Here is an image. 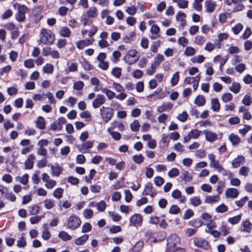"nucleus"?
I'll use <instances>...</instances> for the list:
<instances>
[{"instance_id": "obj_1", "label": "nucleus", "mask_w": 252, "mask_h": 252, "mask_svg": "<svg viewBox=\"0 0 252 252\" xmlns=\"http://www.w3.org/2000/svg\"><path fill=\"white\" fill-rule=\"evenodd\" d=\"M55 40V35L50 30L42 29L40 31V39L38 44L43 43L44 44H52Z\"/></svg>"}, {"instance_id": "obj_2", "label": "nucleus", "mask_w": 252, "mask_h": 252, "mask_svg": "<svg viewBox=\"0 0 252 252\" xmlns=\"http://www.w3.org/2000/svg\"><path fill=\"white\" fill-rule=\"evenodd\" d=\"M180 243V239L177 235H171L167 239V249L165 252H174L175 249Z\"/></svg>"}, {"instance_id": "obj_3", "label": "nucleus", "mask_w": 252, "mask_h": 252, "mask_svg": "<svg viewBox=\"0 0 252 252\" xmlns=\"http://www.w3.org/2000/svg\"><path fill=\"white\" fill-rule=\"evenodd\" d=\"M208 158L210 160V165L211 167L216 169L219 172L222 173L223 175H227L226 170L220 165L219 160H216V156L214 154H209Z\"/></svg>"}, {"instance_id": "obj_4", "label": "nucleus", "mask_w": 252, "mask_h": 252, "mask_svg": "<svg viewBox=\"0 0 252 252\" xmlns=\"http://www.w3.org/2000/svg\"><path fill=\"white\" fill-rule=\"evenodd\" d=\"M100 114L102 119L106 123H107L112 119L114 114V110L109 107L103 106L100 109Z\"/></svg>"}, {"instance_id": "obj_5", "label": "nucleus", "mask_w": 252, "mask_h": 252, "mask_svg": "<svg viewBox=\"0 0 252 252\" xmlns=\"http://www.w3.org/2000/svg\"><path fill=\"white\" fill-rule=\"evenodd\" d=\"M42 180L45 183V187L48 189L53 188L56 185V181L50 179V176L46 173L42 174Z\"/></svg>"}, {"instance_id": "obj_6", "label": "nucleus", "mask_w": 252, "mask_h": 252, "mask_svg": "<svg viewBox=\"0 0 252 252\" xmlns=\"http://www.w3.org/2000/svg\"><path fill=\"white\" fill-rule=\"evenodd\" d=\"M106 100V99L104 95L98 94L92 102V106L94 108L96 109L104 104Z\"/></svg>"}, {"instance_id": "obj_7", "label": "nucleus", "mask_w": 252, "mask_h": 252, "mask_svg": "<svg viewBox=\"0 0 252 252\" xmlns=\"http://www.w3.org/2000/svg\"><path fill=\"white\" fill-rule=\"evenodd\" d=\"M94 144V141H84L81 146H78L77 148L82 153H89L88 150L93 147Z\"/></svg>"}, {"instance_id": "obj_8", "label": "nucleus", "mask_w": 252, "mask_h": 252, "mask_svg": "<svg viewBox=\"0 0 252 252\" xmlns=\"http://www.w3.org/2000/svg\"><path fill=\"white\" fill-rule=\"evenodd\" d=\"M202 221H190L189 223V225L193 226L194 228H189L186 231V235L188 236H191L194 234L196 231L197 228L201 226Z\"/></svg>"}, {"instance_id": "obj_9", "label": "nucleus", "mask_w": 252, "mask_h": 252, "mask_svg": "<svg viewBox=\"0 0 252 252\" xmlns=\"http://www.w3.org/2000/svg\"><path fill=\"white\" fill-rule=\"evenodd\" d=\"M194 245L197 247L207 250L209 248L208 242L202 238H195L193 240Z\"/></svg>"}, {"instance_id": "obj_10", "label": "nucleus", "mask_w": 252, "mask_h": 252, "mask_svg": "<svg viewBox=\"0 0 252 252\" xmlns=\"http://www.w3.org/2000/svg\"><path fill=\"white\" fill-rule=\"evenodd\" d=\"M217 3L213 0H206L205 1L204 7L207 13H212L216 9Z\"/></svg>"}, {"instance_id": "obj_11", "label": "nucleus", "mask_w": 252, "mask_h": 252, "mask_svg": "<svg viewBox=\"0 0 252 252\" xmlns=\"http://www.w3.org/2000/svg\"><path fill=\"white\" fill-rule=\"evenodd\" d=\"M35 158V156L33 154H32L28 155L27 159L24 162L25 169H31L33 168Z\"/></svg>"}, {"instance_id": "obj_12", "label": "nucleus", "mask_w": 252, "mask_h": 252, "mask_svg": "<svg viewBox=\"0 0 252 252\" xmlns=\"http://www.w3.org/2000/svg\"><path fill=\"white\" fill-rule=\"evenodd\" d=\"M226 197L235 198L238 196L239 191L237 189L235 188H228L225 192Z\"/></svg>"}, {"instance_id": "obj_13", "label": "nucleus", "mask_w": 252, "mask_h": 252, "mask_svg": "<svg viewBox=\"0 0 252 252\" xmlns=\"http://www.w3.org/2000/svg\"><path fill=\"white\" fill-rule=\"evenodd\" d=\"M93 43V39L81 40L76 42L77 47L80 50L84 48L85 47L92 45Z\"/></svg>"}, {"instance_id": "obj_14", "label": "nucleus", "mask_w": 252, "mask_h": 252, "mask_svg": "<svg viewBox=\"0 0 252 252\" xmlns=\"http://www.w3.org/2000/svg\"><path fill=\"white\" fill-rule=\"evenodd\" d=\"M203 133L205 134L206 140L208 141H214L218 138L217 134L215 132L205 130L203 131Z\"/></svg>"}, {"instance_id": "obj_15", "label": "nucleus", "mask_w": 252, "mask_h": 252, "mask_svg": "<svg viewBox=\"0 0 252 252\" xmlns=\"http://www.w3.org/2000/svg\"><path fill=\"white\" fill-rule=\"evenodd\" d=\"M213 227L214 225L212 224V223L207 224V227L205 229V231L206 232L210 233L215 237H218L220 235V231H218L217 230H213L212 228Z\"/></svg>"}, {"instance_id": "obj_16", "label": "nucleus", "mask_w": 252, "mask_h": 252, "mask_svg": "<svg viewBox=\"0 0 252 252\" xmlns=\"http://www.w3.org/2000/svg\"><path fill=\"white\" fill-rule=\"evenodd\" d=\"M51 170L52 175L55 177L59 176L63 171V168L59 165L56 166L51 165Z\"/></svg>"}, {"instance_id": "obj_17", "label": "nucleus", "mask_w": 252, "mask_h": 252, "mask_svg": "<svg viewBox=\"0 0 252 252\" xmlns=\"http://www.w3.org/2000/svg\"><path fill=\"white\" fill-rule=\"evenodd\" d=\"M219 200L220 196L218 194L216 195H207L205 198V202L209 204L218 202Z\"/></svg>"}, {"instance_id": "obj_18", "label": "nucleus", "mask_w": 252, "mask_h": 252, "mask_svg": "<svg viewBox=\"0 0 252 252\" xmlns=\"http://www.w3.org/2000/svg\"><path fill=\"white\" fill-rule=\"evenodd\" d=\"M228 138L233 146L238 145L241 141L240 137L238 135L234 133H231Z\"/></svg>"}, {"instance_id": "obj_19", "label": "nucleus", "mask_w": 252, "mask_h": 252, "mask_svg": "<svg viewBox=\"0 0 252 252\" xmlns=\"http://www.w3.org/2000/svg\"><path fill=\"white\" fill-rule=\"evenodd\" d=\"M89 235L88 234H84L81 237L76 239L74 241V243L78 246L82 245L88 240Z\"/></svg>"}, {"instance_id": "obj_20", "label": "nucleus", "mask_w": 252, "mask_h": 252, "mask_svg": "<svg viewBox=\"0 0 252 252\" xmlns=\"http://www.w3.org/2000/svg\"><path fill=\"white\" fill-rule=\"evenodd\" d=\"M36 126L40 129H44L46 127L45 120L42 116H39L35 122Z\"/></svg>"}, {"instance_id": "obj_21", "label": "nucleus", "mask_w": 252, "mask_h": 252, "mask_svg": "<svg viewBox=\"0 0 252 252\" xmlns=\"http://www.w3.org/2000/svg\"><path fill=\"white\" fill-rule=\"evenodd\" d=\"M194 103L198 106H202L206 103V99L204 96L202 95H197L194 101Z\"/></svg>"}, {"instance_id": "obj_22", "label": "nucleus", "mask_w": 252, "mask_h": 252, "mask_svg": "<svg viewBox=\"0 0 252 252\" xmlns=\"http://www.w3.org/2000/svg\"><path fill=\"white\" fill-rule=\"evenodd\" d=\"M211 108L214 111L218 112L220 109V104L217 98L211 99Z\"/></svg>"}, {"instance_id": "obj_23", "label": "nucleus", "mask_w": 252, "mask_h": 252, "mask_svg": "<svg viewBox=\"0 0 252 252\" xmlns=\"http://www.w3.org/2000/svg\"><path fill=\"white\" fill-rule=\"evenodd\" d=\"M101 91L105 94L108 99L111 100L115 96V93L106 88L101 87Z\"/></svg>"}, {"instance_id": "obj_24", "label": "nucleus", "mask_w": 252, "mask_h": 252, "mask_svg": "<svg viewBox=\"0 0 252 252\" xmlns=\"http://www.w3.org/2000/svg\"><path fill=\"white\" fill-rule=\"evenodd\" d=\"M245 158L243 156H239L238 158H234L232 161V165L237 168L240 166L241 163L244 161Z\"/></svg>"}, {"instance_id": "obj_25", "label": "nucleus", "mask_w": 252, "mask_h": 252, "mask_svg": "<svg viewBox=\"0 0 252 252\" xmlns=\"http://www.w3.org/2000/svg\"><path fill=\"white\" fill-rule=\"evenodd\" d=\"M153 190H154L152 184L151 182H148L145 186V188L142 192V194L143 195H149L150 193Z\"/></svg>"}, {"instance_id": "obj_26", "label": "nucleus", "mask_w": 252, "mask_h": 252, "mask_svg": "<svg viewBox=\"0 0 252 252\" xmlns=\"http://www.w3.org/2000/svg\"><path fill=\"white\" fill-rule=\"evenodd\" d=\"M241 89L240 84L237 82H233L232 85L229 87V89L234 94L238 93Z\"/></svg>"}, {"instance_id": "obj_27", "label": "nucleus", "mask_w": 252, "mask_h": 252, "mask_svg": "<svg viewBox=\"0 0 252 252\" xmlns=\"http://www.w3.org/2000/svg\"><path fill=\"white\" fill-rule=\"evenodd\" d=\"M97 9L95 7H91L87 11L88 17L95 18L97 16Z\"/></svg>"}, {"instance_id": "obj_28", "label": "nucleus", "mask_w": 252, "mask_h": 252, "mask_svg": "<svg viewBox=\"0 0 252 252\" xmlns=\"http://www.w3.org/2000/svg\"><path fill=\"white\" fill-rule=\"evenodd\" d=\"M60 34L63 37H68L71 35V31L66 27H63L60 30Z\"/></svg>"}, {"instance_id": "obj_29", "label": "nucleus", "mask_w": 252, "mask_h": 252, "mask_svg": "<svg viewBox=\"0 0 252 252\" xmlns=\"http://www.w3.org/2000/svg\"><path fill=\"white\" fill-rule=\"evenodd\" d=\"M111 126L112 128L117 127L118 129L121 131L125 129V126L122 123H120L116 121L111 123Z\"/></svg>"}, {"instance_id": "obj_30", "label": "nucleus", "mask_w": 252, "mask_h": 252, "mask_svg": "<svg viewBox=\"0 0 252 252\" xmlns=\"http://www.w3.org/2000/svg\"><path fill=\"white\" fill-rule=\"evenodd\" d=\"M181 178L185 182H190L192 180V177L189 174L188 171H185L182 173Z\"/></svg>"}, {"instance_id": "obj_31", "label": "nucleus", "mask_w": 252, "mask_h": 252, "mask_svg": "<svg viewBox=\"0 0 252 252\" xmlns=\"http://www.w3.org/2000/svg\"><path fill=\"white\" fill-rule=\"evenodd\" d=\"M51 235L49 231L47 230V226L46 224H44L43 226V230L42 237L44 240H48L50 238Z\"/></svg>"}, {"instance_id": "obj_32", "label": "nucleus", "mask_w": 252, "mask_h": 252, "mask_svg": "<svg viewBox=\"0 0 252 252\" xmlns=\"http://www.w3.org/2000/svg\"><path fill=\"white\" fill-rule=\"evenodd\" d=\"M18 5V12L25 14L29 11L28 8L24 5H19L18 3H14L13 6L16 8V6Z\"/></svg>"}, {"instance_id": "obj_33", "label": "nucleus", "mask_w": 252, "mask_h": 252, "mask_svg": "<svg viewBox=\"0 0 252 252\" xmlns=\"http://www.w3.org/2000/svg\"><path fill=\"white\" fill-rule=\"evenodd\" d=\"M55 206L54 201L51 199H46L44 201V206L47 209H51Z\"/></svg>"}, {"instance_id": "obj_34", "label": "nucleus", "mask_w": 252, "mask_h": 252, "mask_svg": "<svg viewBox=\"0 0 252 252\" xmlns=\"http://www.w3.org/2000/svg\"><path fill=\"white\" fill-rule=\"evenodd\" d=\"M140 126V123L137 120H134L130 125L131 130L134 132L138 131L139 129Z\"/></svg>"}, {"instance_id": "obj_35", "label": "nucleus", "mask_w": 252, "mask_h": 252, "mask_svg": "<svg viewBox=\"0 0 252 252\" xmlns=\"http://www.w3.org/2000/svg\"><path fill=\"white\" fill-rule=\"evenodd\" d=\"M59 238L63 241H67L71 239V236L65 231H61L58 235Z\"/></svg>"}, {"instance_id": "obj_36", "label": "nucleus", "mask_w": 252, "mask_h": 252, "mask_svg": "<svg viewBox=\"0 0 252 252\" xmlns=\"http://www.w3.org/2000/svg\"><path fill=\"white\" fill-rule=\"evenodd\" d=\"M179 80V72H176L171 78V84L172 86H176Z\"/></svg>"}, {"instance_id": "obj_37", "label": "nucleus", "mask_w": 252, "mask_h": 252, "mask_svg": "<svg viewBox=\"0 0 252 252\" xmlns=\"http://www.w3.org/2000/svg\"><path fill=\"white\" fill-rule=\"evenodd\" d=\"M81 224V221H68L67 227L73 230L78 227Z\"/></svg>"}, {"instance_id": "obj_38", "label": "nucleus", "mask_w": 252, "mask_h": 252, "mask_svg": "<svg viewBox=\"0 0 252 252\" xmlns=\"http://www.w3.org/2000/svg\"><path fill=\"white\" fill-rule=\"evenodd\" d=\"M195 53V50L194 48L188 46L187 47L184 51V54L186 56H192Z\"/></svg>"}, {"instance_id": "obj_39", "label": "nucleus", "mask_w": 252, "mask_h": 252, "mask_svg": "<svg viewBox=\"0 0 252 252\" xmlns=\"http://www.w3.org/2000/svg\"><path fill=\"white\" fill-rule=\"evenodd\" d=\"M43 71L44 73L51 74L54 71V66L52 64L47 63L43 67Z\"/></svg>"}, {"instance_id": "obj_40", "label": "nucleus", "mask_w": 252, "mask_h": 252, "mask_svg": "<svg viewBox=\"0 0 252 252\" xmlns=\"http://www.w3.org/2000/svg\"><path fill=\"white\" fill-rule=\"evenodd\" d=\"M230 17L231 15L229 13H220L219 15V22L221 24H223L226 22V20L228 18Z\"/></svg>"}, {"instance_id": "obj_41", "label": "nucleus", "mask_w": 252, "mask_h": 252, "mask_svg": "<svg viewBox=\"0 0 252 252\" xmlns=\"http://www.w3.org/2000/svg\"><path fill=\"white\" fill-rule=\"evenodd\" d=\"M190 204L194 207H197L200 205L201 203V199L197 197L194 196L190 199Z\"/></svg>"}, {"instance_id": "obj_42", "label": "nucleus", "mask_w": 252, "mask_h": 252, "mask_svg": "<svg viewBox=\"0 0 252 252\" xmlns=\"http://www.w3.org/2000/svg\"><path fill=\"white\" fill-rule=\"evenodd\" d=\"M249 200V197L247 196L241 198L239 200H237L235 201V204L236 205L238 206L239 208L242 207L244 204L248 201Z\"/></svg>"}, {"instance_id": "obj_43", "label": "nucleus", "mask_w": 252, "mask_h": 252, "mask_svg": "<svg viewBox=\"0 0 252 252\" xmlns=\"http://www.w3.org/2000/svg\"><path fill=\"white\" fill-rule=\"evenodd\" d=\"M95 207L98 211L103 212L106 208V204L104 201L101 200L95 204Z\"/></svg>"}, {"instance_id": "obj_44", "label": "nucleus", "mask_w": 252, "mask_h": 252, "mask_svg": "<svg viewBox=\"0 0 252 252\" xmlns=\"http://www.w3.org/2000/svg\"><path fill=\"white\" fill-rule=\"evenodd\" d=\"M40 173V171L39 170H36L32 177V181L35 184H38L40 182V179L38 177V175Z\"/></svg>"}, {"instance_id": "obj_45", "label": "nucleus", "mask_w": 252, "mask_h": 252, "mask_svg": "<svg viewBox=\"0 0 252 252\" xmlns=\"http://www.w3.org/2000/svg\"><path fill=\"white\" fill-rule=\"evenodd\" d=\"M78 69V65L76 63H72L65 70V73L68 74L69 72H75Z\"/></svg>"}, {"instance_id": "obj_46", "label": "nucleus", "mask_w": 252, "mask_h": 252, "mask_svg": "<svg viewBox=\"0 0 252 252\" xmlns=\"http://www.w3.org/2000/svg\"><path fill=\"white\" fill-rule=\"evenodd\" d=\"M111 74L116 78H120L122 74V69L120 67H114L111 71Z\"/></svg>"}, {"instance_id": "obj_47", "label": "nucleus", "mask_w": 252, "mask_h": 252, "mask_svg": "<svg viewBox=\"0 0 252 252\" xmlns=\"http://www.w3.org/2000/svg\"><path fill=\"white\" fill-rule=\"evenodd\" d=\"M133 160L137 164H141L143 162L144 157L141 154L135 155L132 157Z\"/></svg>"}, {"instance_id": "obj_48", "label": "nucleus", "mask_w": 252, "mask_h": 252, "mask_svg": "<svg viewBox=\"0 0 252 252\" xmlns=\"http://www.w3.org/2000/svg\"><path fill=\"white\" fill-rule=\"evenodd\" d=\"M201 133V131H200L197 129H195L191 130L189 132V134L191 139H197L199 137Z\"/></svg>"}, {"instance_id": "obj_49", "label": "nucleus", "mask_w": 252, "mask_h": 252, "mask_svg": "<svg viewBox=\"0 0 252 252\" xmlns=\"http://www.w3.org/2000/svg\"><path fill=\"white\" fill-rule=\"evenodd\" d=\"M63 189L62 188H57L53 192V196L58 198H61L63 196Z\"/></svg>"}, {"instance_id": "obj_50", "label": "nucleus", "mask_w": 252, "mask_h": 252, "mask_svg": "<svg viewBox=\"0 0 252 252\" xmlns=\"http://www.w3.org/2000/svg\"><path fill=\"white\" fill-rule=\"evenodd\" d=\"M180 174V171L178 169L176 168H172L168 172V175L170 178H173L178 176Z\"/></svg>"}, {"instance_id": "obj_51", "label": "nucleus", "mask_w": 252, "mask_h": 252, "mask_svg": "<svg viewBox=\"0 0 252 252\" xmlns=\"http://www.w3.org/2000/svg\"><path fill=\"white\" fill-rule=\"evenodd\" d=\"M243 28V26L241 24H238L232 28V30L235 34H238L242 30Z\"/></svg>"}, {"instance_id": "obj_52", "label": "nucleus", "mask_w": 252, "mask_h": 252, "mask_svg": "<svg viewBox=\"0 0 252 252\" xmlns=\"http://www.w3.org/2000/svg\"><path fill=\"white\" fill-rule=\"evenodd\" d=\"M82 67L87 70H90L93 68V65L87 60H84L81 62Z\"/></svg>"}, {"instance_id": "obj_53", "label": "nucleus", "mask_w": 252, "mask_h": 252, "mask_svg": "<svg viewBox=\"0 0 252 252\" xmlns=\"http://www.w3.org/2000/svg\"><path fill=\"white\" fill-rule=\"evenodd\" d=\"M216 211L218 213H223L228 210L227 207L223 203L221 204L216 208Z\"/></svg>"}, {"instance_id": "obj_54", "label": "nucleus", "mask_w": 252, "mask_h": 252, "mask_svg": "<svg viewBox=\"0 0 252 252\" xmlns=\"http://www.w3.org/2000/svg\"><path fill=\"white\" fill-rule=\"evenodd\" d=\"M194 42L196 44L202 45L205 42V39L202 35H197L195 37Z\"/></svg>"}, {"instance_id": "obj_55", "label": "nucleus", "mask_w": 252, "mask_h": 252, "mask_svg": "<svg viewBox=\"0 0 252 252\" xmlns=\"http://www.w3.org/2000/svg\"><path fill=\"white\" fill-rule=\"evenodd\" d=\"M186 17V14L181 11H179L176 16V20L180 22H184Z\"/></svg>"}, {"instance_id": "obj_56", "label": "nucleus", "mask_w": 252, "mask_h": 252, "mask_svg": "<svg viewBox=\"0 0 252 252\" xmlns=\"http://www.w3.org/2000/svg\"><path fill=\"white\" fill-rule=\"evenodd\" d=\"M36 153L38 155L42 156L46 158L47 156V150L44 147H39L37 150Z\"/></svg>"}, {"instance_id": "obj_57", "label": "nucleus", "mask_w": 252, "mask_h": 252, "mask_svg": "<svg viewBox=\"0 0 252 252\" xmlns=\"http://www.w3.org/2000/svg\"><path fill=\"white\" fill-rule=\"evenodd\" d=\"M225 187L224 182L223 181H219L218 182V186L216 188V190L218 192V195L220 196V194L222 192V189Z\"/></svg>"}, {"instance_id": "obj_58", "label": "nucleus", "mask_w": 252, "mask_h": 252, "mask_svg": "<svg viewBox=\"0 0 252 252\" xmlns=\"http://www.w3.org/2000/svg\"><path fill=\"white\" fill-rule=\"evenodd\" d=\"M144 246V242L140 241L137 242V243L134 246L132 251L133 252H138L140 251Z\"/></svg>"}, {"instance_id": "obj_59", "label": "nucleus", "mask_w": 252, "mask_h": 252, "mask_svg": "<svg viewBox=\"0 0 252 252\" xmlns=\"http://www.w3.org/2000/svg\"><path fill=\"white\" fill-rule=\"evenodd\" d=\"M243 226L244 231L250 232L252 228V224L250 221H243Z\"/></svg>"}, {"instance_id": "obj_60", "label": "nucleus", "mask_w": 252, "mask_h": 252, "mask_svg": "<svg viewBox=\"0 0 252 252\" xmlns=\"http://www.w3.org/2000/svg\"><path fill=\"white\" fill-rule=\"evenodd\" d=\"M154 181L156 185L158 187L161 186L164 183V179L160 176L155 177Z\"/></svg>"}, {"instance_id": "obj_61", "label": "nucleus", "mask_w": 252, "mask_h": 252, "mask_svg": "<svg viewBox=\"0 0 252 252\" xmlns=\"http://www.w3.org/2000/svg\"><path fill=\"white\" fill-rule=\"evenodd\" d=\"M27 245L26 241L24 237H21L17 241V246L19 248H24Z\"/></svg>"}, {"instance_id": "obj_62", "label": "nucleus", "mask_w": 252, "mask_h": 252, "mask_svg": "<svg viewBox=\"0 0 252 252\" xmlns=\"http://www.w3.org/2000/svg\"><path fill=\"white\" fill-rule=\"evenodd\" d=\"M232 99V95L229 93H225L221 96V99L224 102L230 101Z\"/></svg>"}, {"instance_id": "obj_63", "label": "nucleus", "mask_w": 252, "mask_h": 252, "mask_svg": "<svg viewBox=\"0 0 252 252\" xmlns=\"http://www.w3.org/2000/svg\"><path fill=\"white\" fill-rule=\"evenodd\" d=\"M93 214V211L91 209H85L83 212V216L86 219H91Z\"/></svg>"}, {"instance_id": "obj_64", "label": "nucleus", "mask_w": 252, "mask_h": 252, "mask_svg": "<svg viewBox=\"0 0 252 252\" xmlns=\"http://www.w3.org/2000/svg\"><path fill=\"white\" fill-rule=\"evenodd\" d=\"M15 19L19 22H24L26 19L25 14L17 12V13L15 14Z\"/></svg>"}]
</instances>
